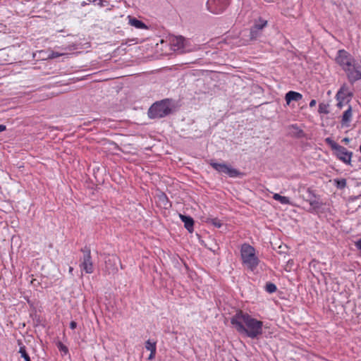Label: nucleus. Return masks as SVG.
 <instances>
[{
    "mask_svg": "<svg viewBox=\"0 0 361 361\" xmlns=\"http://www.w3.org/2000/svg\"><path fill=\"white\" fill-rule=\"evenodd\" d=\"M231 323L238 333L250 338H257L263 334V322L242 310L231 318Z\"/></svg>",
    "mask_w": 361,
    "mask_h": 361,
    "instance_id": "nucleus-1",
    "label": "nucleus"
},
{
    "mask_svg": "<svg viewBox=\"0 0 361 361\" xmlns=\"http://www.w3.org/2000/svg\"><path fill=\"white\" fill-rule=\"evenodd\" d=\"M173 106L169 99H162L154 103L149 109L147 114L149 118L159 119L166 117L173 111Z\"/></svg>",
    "mask_w": 361,
    "mask_h": 361,
    "instance_id": "nucleus-2",
    "label": "nucleus"
},
{
    "mask_svg": "<svg viewBox=\"0 0 361 361\" xmlns=\"http://www.w3.org/2000/svg\"><path fill=\"white\" fill-rule=\"evenodd\" d=\"M240 257L243 264L253 271L259 265V259L256 255V250L254 247L248 243H243L240 247Z\"/></svg>",
    "mask_w": 361,
    "mask_h": 361,
    "instance_id": "nucleus-3",
    "label": "nucleus"
},
{
    "mask_svg": "<svg viewBox=\"0 0 361 361\" xmlns=\"http://www.w3.org/2000/svg\"><path fill=\"white\" fill-rule=\"evenodd\" d=\"M324 142L331 147V150L334 152V154L338 159L347 165H352L351 159L353 154L352 152L348 151L343 146L338 145L331 137L325 138Z\"/></svg>",
    "mask_w": 361,
    "mask_h": 361,
    "instance_id": "nucleus-4",
    "label": "nucleus"
},
{
    "mask_svg": "<svg viewBox=\"0 0 361 361\" xmlns=\"http://www.w3.org/2000/svg\"><path fill=\"white\" fill-rule=\"evenodd\" d=\"M80 251L83 252V257L81 259L80 267L87 274L94 272V266L92 261L91 251L90 247L85 246L81 248Z\"/></svg>",
    "mask_w": 361,
    "mask_h": 361,
    "instance_id": "nucleus-5",
    "label": "nucleus"
},
{
    "mask_svg": "<svg viewBox=\"0 0 361 361\" xmlns=\"http://www.w3.org/2000/svg\"><path fill=\"white\" fill-rule=\"evenodd\" d=\"M209 164L211 166L217 171L219 173L227 174L231 178H236L243 175L238 169L232 168L231 166L223 163L219 164L213 161H210Z\"/></svg>",
    "mask_w": 361,
    "mask_h": 361,
    "instance_id": "nucleus-6",
    "label": "nucleus"
},
{
    "mask_svg": "<svg viewBox=\"0 0 361 361\" xmlns=\"http://www.w3.org/2000/svg\"><path fill=\"white\" fill-rule=\"evenodd\" d=\"M347 75L348 81L353 84L355 82L361 80V62H356L355 60L344 71Z\"/></svg>",
    "mask_w": 361,
    "mask_h": 361,
    "instance_id": "nucleus-7",
    "label": "nucleus"
},
{
    "mask_svg": "<svg viewBox=\"0 0 361 361\" xmlns=\"http://www.w3.org/2000/svg\"><path fill=\"white\" fill-rule=\"evenodd\" d=\"M230 4V0H208L207 9L214 14L223 13Z\"/></svg>",
    "mask_w": 361,
    "mask_h": 361,
    "instance_id": "nucleus-8",
    "label": "nucleus"
},
{
    "mask_svg": "<svg viewBox=\"0 0 361 361\" xmlns=\"http://www.w3.org/2000/svg\"><path fill=\"white\" fill-rule=\"evenodd\" d=\"M354 61L355 59L347 51L344 49L338 51L336 61L342 67L343 71L350 67Z\"/></svg>",
    "mask_w": 361,
    "mask_h": 361,
    "instance_id": "nucleus-9",
    "label": "nucleus"
},
{
    "mask_svg": "<svg viewBox=\"0 0 361 361\" xmlns=\"http://www.w3.org/2000/svg\"><path fill=\"white\" fill-rule=\"evenodd\" d=\"M267 25V21L259 18V20L251 27L250 32V37L251 39H257L262 34L263 28Z\"/></svg>",
    "mask_w": 361,
    "mask_h": 361,
    "instance_id": "nucleus-10",
    "label": "nucleus"
},
{
    "mask_svg": "<svg viewBox=\"0 0 361 361\" xmlns=\"http://www.w3.org/2000/svg\"><path fill=\"white\" fill-rule=\"evenodd\" d=\"M187 40L182 36L172 39L171 45L175 51H179L180 53H185L192 51L187 48Z\"/></svg>",
    "mask_w": 361,
    "mask_h": 361,
    "instance_id": "nucleus-11",
    "label": "nucleus"
},
{
    "mask_svg": "<svg viewBox=\"0 0 361 361\" xmlns=\"http://www.w3.org/2000/svg\"><path fill=\"white\" fill-rule=\"evenodd\" d=\"M353 96V93L350 90L346 84H343L337 92L336 99L345 100L346 103H349Z\"/></svg>",
    "mask_w": 361,
    "mask_h": 361,
    "instance_id": "nucleus-12",
    "label": "nucleus"
},
{
    "mask_svg": "<svg viewBox=\"0 0 361 361\" xmlns=\"http://www.w3.org/2000/svg\"><path fill=\"white\" fill-rule=\"evenodd\" d=\"M179 217L181 221L184 223V227L187 229L189 233H192L194 231V220L190 216H186L182 214H179Z\"/></svg>",
    "mask_w": 361,
    "mask_h": 361,
    "instance_id": "nucleus-13",
    "label": "nucleus"
},
{
    "mask_svg": "<svg viewBox=\"0 0 361 361\" xmlns=\"http://www.w3.org/2000/svg\"><path fill=\"white\" fill-rule=\"evenodd\" d=\"M116 256H112L108 260L106 261V271L110 274H115L118 271V268L116 266V262L118 260Z\"/></svg>",
    "mask_w": 361,
    "mask_h": 361,
    "instance_id": "nucleus-14",
    "label": "nucleus"
},
{
    "mask_svg": "<svg viewBox=\"0 0 361 361\" xmlns=\"http://www.w3.org/2000/svg\"><path fill=\"white\" fill-rule=\"evenodd\" d=\"M302 98V94L295 91H289L285 95V100L287 105H290V102L293 101L298 102L301 100Z\"/></svg>",
    "mask_w": 361,
    "mask_h": 361,
    "instance_id": "nucleus-15",
    "label": "nucleus"
},
{
    "mask_svg": "<svg viewBox=\"0 0 361 361\" xmlns=\"http://www.w3.org/2000/svg\"><path fill=\"white\" fill-rule=\"evenodd\" d=\"M352 118V107L349 106L348 109L345 111L342 116L341 125L342 126L349 127Z\"/></svg>",
    "mask_w": 361,
    "mask_h": 361,
    "instance_id": "nucleus-16",
    "label": "nucleus"
},
{
    "mask_svg": "<svg viewBox=\"0 0 361 361\" xmlns=\"http://www.w3.org/2000/svg\"><path fill=\"white\" fill-rule=\"evenodd\" d=\"M145 348L150 351V354H149L148 359L149 360L154 359L155 357L156 350H157L156 342H151L150 340H147L145 342Z\"/></svg>",
    "mask_w": 361,
    "mask_h": 361,
    "instance_id": "nucleus-17",
    "label": "nucleus"
},
{
    "mask_svg": "<svg viewBox=\"0 0 361 361\" xmlns=\"http://www.w3.org/2000/svg\"><path fill=\"white\" fill-rule=\"evenodd\" d=\"M129 24L137 29H147V26L141 20L129 16Z\"/></svg>",
    "mask_w": 361,
    "mask_h": 361,
    "instance_id": "nucleus-18",
    "label": "nucleus"
},
{
    "mask_svg": "<svg viewBox=\"0 0 361 361\" xmlns=\"http://www.w3.org/2000/svg\"><path fill=\"white\" fill-rule=\"evenodd\" d=\"M310 204V209H308V212H314L319 209L322 205V203L319 202V197H317L316 199H314L311 201Z\"/></svg>",
    "mask_w": 361,
    "mask_h": 361,
    "instance_id": "nucleus-19",
    "label": "nucleus"
},
{
    "mask_svg": "<svg viewBox=\"0 0 361 361\" xmlns=\"http://www.w3.org/2000/svg\"><path fill=\"white\" fill-rule=\"evenodd\" d=\"M290 128L293 129V131L291 132L293 136L297 138H302L305 137V132L302 129L299 128L297 125H292Z\"/></svg>",
    "mask_w": 361,
    "mask_h": 361,
    "instance_id": "nucleus-20",
    "label": "nucleus"
},
{
    "mask_svg": "<svg viewBox=\"0 0 361 361\" xmlns=\"http://www.w3.org/2000/svg\"><path fill=\"white\" fill-rule=\"evenodd\" d=\"M18 345H20L19 353L20 354L21 357L24 359L25 361H31L30 355L26 351L25 346L23 345L21 341H18Z\"/></svg>",
    "mask_w": 361,
    "mask_h": 361,
    "instance_id": "nucleus-21",
    "label": "nucleus"
},
{
    "mask_svg": "<svg viewBox=\"0 0 361 361\" xmlns=\"http://www.w3.org/2000/svg\"><path fill=\"white\" fill-rule=\"evenodd\" d=\"M273 198L275 200L279 201L282 204H290V201L288 197L281 196V195H279L278 193H275L273 195Z\"/></svg>",
    "mask_w": 361,
    "mask_h": 361,
    "instance_id": "nucleus-22",
    "label": "nucleus"
},
{
    "mask_svg": "<svg viewBox=\"0 0 361 361\" xmlns=\"http://www.w3.org/2000/svg\"><path fill=\"white\" fill-rule=\"evenodd\" d=\"M335 186L340 190H342L346 187L347 181L345 178L334 179V180Z\"/></svg>",
    "mask_w": 361,
    "mask_h": 361,
    "instance_id": "nucleus-23",
    "label": "nucleus"
},
{
    "mask_svg": "<svg viewBox=\"0 0 361 361\" xmlns=\"http://www.w3.org/2000/svg\"><path fill=\"white\" fill-rule=\"evenodd\" d=\"M317 197V196L314 193V192L310 188H308L306 191V195L304 198L307 202L310 203L312 200L316 199Z\"/></svg>",
    "mask_w": 361,
    "mask_h": 361,
    "instance_id": "nucleus-24",
    "label": "nucleus"
},
{
    "mask_svg": "<svg viewBox=\"0 0 361 361\" xmlns=\"http://www.w3.org/2000/svg\"><path fill=\"white\" fill-rule=\"evenodd\" d=\"M329 105L328 104L320 103L319 104L318 111L319 114H328L329 113Z\"/></svg>",
    "mask_w": 361,
    "mask_h": 361,
    "instance_id": "nucleus-25",
    "label": "nucleus"
},
{
    "mask_svg": "<svg viewBox=\"0 0 361 361\" xmlns=\"http://www.w3.org/2000/svg\"><path fill=\"white\" fill-rule=\"evenodd\" d=\"M265 290L269 293H273L276 291L277 288L274 283L271 282H267L265 286Z\"/></svg>",
    "mask_w": 361,
    "mask_h": 361,
    "instance_id": "nucleus-26",
    "label": "nucleus"
},
{
    "mask_svg": "<svg viewBox=\"0 0 361 361\" xmlns=\"http://www.w3.org/2000/svg\"><path fill=\"white\" fill-rule=\"evenodd\" d=\"M58 349L63 352L65 355L68 353V348L66 345L63 344L61 341H59L56 344Z\"/></svg>",
    "mask_w": 361,
    "mask_h": 361,
    "instance_id": "nucleus-27",
    "label": "nucleus"
},
{
    "mask_svg": "<svg viewBox=\"0 0 361 361\" xmlns=\"http://www.w3.org/2000/svg\"><path fill=\"white\" fill-rule=\"evenodd\" d=\"M209 222L216 228H221L222 226L221 220L217 218L211 219Z\"/></svg>",
    "mask_w": 361,
    "mask_h": 361,
    "instance_id": "nucleus-28",
    "label": "nucleus"
},
{
    "mask_svg": "<svg viewBox=\"0 0 361 361\" xmlns=\"http://www.w3.org/2000/svg\"><path fill=\"white\" fill-rule=\"evenodd\" d=\"M64 54H65L64 53H60V52H58V51H52L49 54V59H56V58L59 57L61 56H63Z\"/></svg>",
    "mask_w": 361,
    "mask_h": 361,
    "instance_id": "nucleus-29",
    "label": "nucleus"
},
{
    "mask_svg": "<svg viewBox=\"0 0 361 361\" xmlns=\"http://www.w3.org/2000/svg\"><path fill=\"white\" fill-rule=\"evenodd\" d=\"M355 245L361 252V238L355 243Z\"/></svg>",
    "mask_w": 361,
    "mask_h": 361,
    "instance_id": "nucleus-30",
    "label": "nucleus"
},
{
    "mask_svg": "<svg viewBox=\"0 0 361 361\" xmlns=\"http://www.w3.org/2000/svg\"><path fill=\"white\" fill-rule=\"evenodd\" d=\"M338 101V104H337V106L339 108V109H341L342 106H343V104L344 102H346L345 100H341V99H336Z\"/></svg>",
    "mask_w": 361,
    "mask_h": 361,
    "instance_id": "nucleus-31",
    "label": "nucleus"
},
{
    "mask_svg": "<svg viewBox=\"0 0 361 361\" xmlns=\"http://www.w3.org/2000/svg\"><path fill=\"white\" fill-rule=\"evenodd\" d=\"M77 327V323L75 321H72L70 323V328L71 329H75Z\"/></svg>",
    "mask_w": 361,
    "mask_h": 361,
    "instance_id": "nucleus-32",
    "label": "nucleus"
},
{
    "mask_svg": "<svg viewBox=\"0 0 361 361\" xmlns=\"http://www.w3.org/2000/svg\"><path fill=\"white\" fill-rule=\"evenodd\" d=\"M316 104H317L316 100L315 99H312L310 101V107H314V106H315Z\"/></svg>",
    "mask_w": 361,
    "mask_h": 361,
    "instance_id": "nucleus-33",
    "label": "nucleus"
},
{
    "mask_svg": "<svg viewBox=\"0 0 361 361\" xmlns=\"http://www.w3.org/2000/svg\"><path fill=\"white\" fill-rule=\"evenodd\" d=\"M6 126L5 125H0V132L6 130Z\"/></svg>",
    "mask_w": 361,
    "mask_h": 361,
    "instance_id": "nucleus-34",
    "label": "nucleus"
},
{
    "mask_svg": "<svg viewBox=\"0 0 361 361\" xmlns=\"http://www.w3.org/2000/svg\"><path fill=\"white\" fill-rule=\"evenodd\" d=\"M342 142L345 143V144H348L349 142H350V139L348 137H344L343 140H342Z\"/></svg>",
    "mask_w": 361,
    "mask_h": 361,
    "instance_id": "nucleus-35",
    "label": "nucleus"
},
{
    "mask_svg": "<svg viewBox=\"0 0 361 361\" xmlns=\"http://www.w3.org/2000/svg\"><path fill=\"white\" fill-rule=\"evenodd\" d=\"M73 268L72 267H69L68 272L73 275Z\"/></svg>",
    "mask_w": 361,
    "mask_h": 361,
    "instance_id": "nucleus-36",
    "label": "nucleus"
},
{
    "mask_svg": "<svg viewBox=\"0 0 361 361\" xmlns=\"http://www.w3.org/2000/svg\"><path fill=\"white\" fill-rule=\"evenodd\" d=\"M160 199L163 201H166V202H168V199L166 195H164L163 197H161Z\"/></svg>",
    "mask_w": 361,
    "mask_h": 361,
    "instance_id": "nucleus-37",
    "label": "nucleus"
},
{
    "mask_svg": "<svg viewBox=\"0 0 361 361\" xmlns=\"http://www.w3.org/2000/svg\"><path fill=\"white\" fill-rule=\"evenodd\" d=\"M360 149V152L361 153V145H360V149Z\"/></svg>",
    "mask_w": 361,
    "mask_h": 361,
    "instance_id": "nucleus-38",
    "label": "nucleus"
}]
</instances>
